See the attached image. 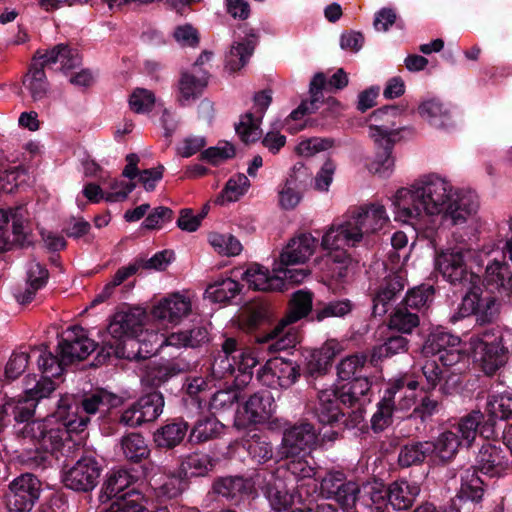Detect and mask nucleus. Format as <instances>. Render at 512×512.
<instances>
[{"mask_svg":"<svg viewBox=\"0 0 512 512\" xmlns=\"http://www.w3.org/2000/svg\"><path fill=\"white\" fill-rule=\"evenodd\" d=\"M393 204L395 219L403 223H413L423 214L443 213L453 224H460L477 208L469 195L453 192L452 185L437 175L423 177L411 187L399 189Z\"/></svg>","mask_w":512,"mask_h":512,"instance_id":"f257e3e1","label":"nucleus"},{"mask_svg":"<svg viewBox=\"0 0 512 512\" xmlns=\"http://www.w3.org/2000/svg\"><path fill=\"white\" fill-rule=\"evenodd\" d=\"M484 291L491 296L482 305V372L492 375L506 363L507 356L501 345V336L491 342L484 339L489 335L484 324L492 323L498 317L501 298L512 296V272L507 262L494 259L487 264L482 275V293Z\"/></svg>","mask_w":512,"mask_h":512,"instance_id":"f03ea898","label":"nucleus"},{"mask_svg":"<svg viewBox=\"0 0 512 512\" xmlns=\"http://www.w3.org/2000/svg\"><path fill=\"white\" fill-rule=\"evenodd\" d=\"M388 222L389 217L382 204L361 205L351 210L343 222L329 227L323 235V245L327 248L355 247L383 229Z\"/></svg>","mask_w":512,"mask_h":512,"instance_id":"7ed1b4c3","label":"nucleus"},{"mask_svg":"<svg viewBox=\"0 0 512 512\" xmlns=\"http://www.w3.org/2000/svg\"><path fill=\"white\" fill-rule=\"evenodd\" d=\"M121 397L105 389H96L82 396L79 402L73 397H61L56 409V418L66 421V425L74 431H83L90 422L91 416H104L112 408L121 404Z\"/></svg>","mask_w":512,"mask_h":512,"instance_id":"20e7f679","label":"nucleus"},{"mask_svg":"<svg viewBox=\"0 0 512 512\" xmlns=\"http://www.w3.org/2000/svg\"><path fill=\"white\" fill-rule=\"evenodd\" d=\"M313 294L310 291L298 290L293 293L287 314L269 332L256 337V341L265 344L267 351L275 353L294 347L295 334L290 332L281 335L284 328L306 317L312 309Z\"/></svg>","mask_w":512,"mask_h":512,"instance_id":"39448f33","label":"nucleus"},{"mask_svg":"<svg viewBox=\"0 0 512 512\" xmlns=\"http://www.w3.org/2000/svg\"><path fill=\"white\" fill-rule=\"evenodd\" d=\"M435 265L441 275L451 284L475 286L480 282V258L471 249H451L437 254Z\"/></svg>","mask_w":512,"mask_h":512,"instance_id":"423d86ee","label":"nucleus"},{"mask_svg":"<svg viewBox=\"0 0 512 512\" xmlns=\"http://www.w3.org/2000/svg\"><path fill=\"white\" fill-rule=\"evenodd\" d=\"M55 390V385L48 378L36 379V376H27L25 379V396L19 399H11L6 402V408L10 410L16 422H29L33 417L35 408L40 399L48 397Z\"/></svg>","mask_w":512,"mask_h":512,"instance_id":"0eeeda50","label":"nucleus"},{"mask_svg":"<svg viewBox=\"0 0 512 512\" xmlns=\"http://www.w3.org/2000/svg\"><path fill=\"white\" fill-rule=\"evenodd\" d=\"M41 482L31 474L24 473L12 480L5 493V504L10 512H30L39 499Z\"/></svg>","mask_w":512,"mask_h":512,"instance_id":"6e6552de","label":"nucleus"},{"mask_svg":"<svg viewBox=\"0 0 512 512\" xmlns=\"http://www.w3.org/2000/svg\"><path fill=\"white\" fill-rule=\"evenodd\" d=\"M301 369L297 362L283 357H273L258 371L257 378L262 385L272 389H288L300 378Z\"/></svg>","mask_w":512,"mask_h":512,"instance_id":"1a4fd4ad","label":"nucleus"},{"mask_svg":"<svg viewBox=\"0 0 512 512\" xmlns=\"http://www.w3.org/2000/svg\"><path fill=\"white\" fill-rule=\"evenodd\" d=\"M369 132L378 149L375 158L369 163V170L382 177H387L394 168V158L391 154L398 132L385 124L371 125Z\"/></svg>","mask_w":512,"mask_h":512,"instance_id":"9d476101","label":"nucleus"},{"mask_svg":"<svg viewBox=\"0 0 512 512\" xmlns=\"http://www.w3.org/2000/svg\"><path fill=\"white\" fill-rule=\"evenodd\" d=\"M100 475L98 461L92 456H82L65 471L63 482L74 491L89 492L97 486Z\"/></svg>","mask_w":512,"mask_h":512,"instance_id":"9b49d317","label":"nucleus"},{"mask_svg":"<svg viewBox=\"0 0 512 512\" xmlns=\"http://www.w3.org/2000/svg\"><path fill=\"white\" fill-rule=\"evenodd\" d=\"M57 349L62 363L70 365L86 359L96 349V344L85 335L82 327L72 326L64 331Z\"/></svg>","mask_w":512,"mask_h":512,"instance_id":"f8f14e48","label":"nucleus"},{"mask_svg":"<svg viewBox=\"0 0 512 512\" xmlns=\"http://www.w3.org/2000/svg\"><path fill=\"white\" fill-rule=\"evenodd\" d=\"M254 104L257 108L256 114L247 112L240 116L239 122L235 125L237 135L245 144L254 143L261 138L260 128L262 118L272 102L271 90H263L254 95Z\"/></svg>","mask_w":512,"mask_h":512,"instance_id":"ddd939ff","label":"nucleus"},{"mask_svg":"<svg viewBox=\"0 0 512 512\" xmlns=\"http://www.w3.org/2000/svg\"><path fill=\"white\" fill-rule=\"evenodd\" d=\"M164 398L160 392L153 391L138 399L127 408L120 417V423L137 427L156 420L163 411Z\"/></svg>","mask_w":512,"mask_h":512,"instance_id":"4468645a","label":"nucleus"},{"mask_svg":"<svg viewBox=\"0 0 512 512\" xmlns=\"http://www.w3.org/2000/svg\"><path fill=\"white\" fill-rule=\"evenodd\" d=\"M312 182V173L301 163L293 166L285 183L278 191V203L283 210L294 209L302 200L303 191Z\"/></svg>","mask_w":512,"mask_h":512,"instance_id":"2eb2a0df","label":"nucleus"},{"mask_svg":"<svg viewBox=\"0 0 512 512\" xmlns=\"http://www.w3.org/2000/svg\"><path fill=\"white\" fill-rule=\"evenodd\" d=\"M405 285L406 278L401 271L390 272L383 277L372 293V314L375 317L384 316Z\"/></svg>","mask_w":512,"mask_h":512,"instance_id":"dca6fc26","label":"nucleus"},{"mask_svg":"<svg viewBox=\"0 0 512 512\" xmlns=\"http://www.w3.org/2000/svg\"><path fill=\"white\" fill-rule=\"evenodd\" d=\"M459 344V337L437 328L428 335L423 344L422 353L427 357L439 354L443 365L451 366L459 361Z\"/></svg>","mask_w":512,"mask_h":512,"instance_id":"f3484780","label":"nucleus"},{"mask_svg":"<svg viewBox=\"0 0 512 512\" xmlns=\"http://www.w3.org/2000/svg\"><path fill=\"white\" fill-rule=\"evenodd\" d=\"M317 439V432L311 423L295 424L284 431L280 453L285 458L298 456L301 452L312 449Z\"/></svg>","mask_w":512,"mask_h":512,"instance_id":"a211bd4d","label":"nucleus"},{"mask_svg":"<svg viewBox=\"0 0 512 512\" xmlns=\"http://www.w3.org/2000/svg\"><path fill=\"white\" fill-rule=\"evenodd\" d=\"M498 436L495 428L490 427L485 432L482 441V474L490 477H500L508 467L507 450L498 439L490 441V437Z\"/></svg>","mask_w":512,"mask_h":512,"instance_id":"6ab92c4d","label":"nucleus"},{"mask_svg":"<svg viewBox=\"0 0 512 512\" xmlns=\"http://www.w3.org/2000/svg\"><path fill=\"white\" fill-rule=\"evenodd\" d=\"M144 318V311L138 308L118 311L110 320L108 333L118 342L134 337L142 330Z\"/></svg>","mask_w":512,"mask_h":512,"instance_id":"aec40b11","label":"nucleus"},{"mask_svg":"<svg viewBox=\"0 0 512 512\" xmlns=\"http://www.w3.org/2000/svg\"><path fill=\"white\" fill-rule=\"evenodd\" d=\"M340 394L337 389L328 388L318 392L317 402L313 407V415L322 425L332 426L344 418L339 405Z\"/></svg>","mask_w":512,"mask_h":512,"instance_id":"412c9836","label":"nucleus"},{"mask_svg":"<svg viewBox=\"0 0 512 512\" xmlns=\"http://www.w3.org/2000/svg\"><path fill=\"white\" fill-rule=\"evenodd\" d=\"M486 416L482 413V436L490 430L496 429L497 420H508L512 418V392H502L499 395L488 397L486 404Z\"/></svg>","mask_w":512,"mask_h":512,"instance_id":"4be33fe9","label":"nucleus"},{"mask_svg":"<svg viewBox=\"0 0 512 512\" xmlns=\"http://www.w3.org/2000/svg\"><path fill=\"white\" fill-rule=\"evenodd\" d=\"M34 57H39L45 67H51L59 63L60 69L63 71L74 69L81 64L78 51L64 43L57 44L44 52L38 50Z\"/></svg>","mask_w":512,"mask_h":512,"instance_id":"5701e85b","label":"nucleus"},{"mask_svg":"<svg viewBox=\"0 0 512 512\" xmlns=\"http://www.w3.org/2000/svg\"><path fill=\"white\" fill-rule=\"evenodd\" d=\"M316 244L317 241L311 234H301L292 239L280 255V265L304 263L314 253Z\"/></svg>","mask_w":512,"mask_h":512,"instance_id":"b1692460","label":"nucleus"},{"mask_svg":"<svg viewBox=\"0 0 512 512\" xmlns=\"http://www.w3.org/2000/svg\"><path fill=\"white\" fill-rule=\"evenodd\" d=\"M192 309L189 297L174 293L164 298L153 308L154 317L166 320L168 322H176L187 316Z\"/></svg>","mask_w":512,"mask_h":512,"instance_id":"393cba45","label":"nucleus"},{"mask_svg":"<svg viewBox=\"0 0 512 512\" xmlns=\"http://www.w3.org/2000/svg\"><path fill=\"white\" fill-rule=\"evenodd\" d=\"M48 270L39 262L31 261L27 270V281L24 287H17L14 296L20 304L31 302L36 292L42 288L48 279Z\"/></svg>","mask_w":512,"mask_h":512,"instance_id":"a878e982","label":"nucleus"},{"mask_svg":"<svg viewBox=\"0 0 512 512\" xmlns=\"http://www.w3.org/2000/svg\"><path fill=\"white\" fill-rule=\"evenodd\" d=\"M420 493L417 483H410L407 480L392 482L387 488V501L394 510H408Z\"/></svg>","mask_w":512,"mask_h":512,"instance_id":"bb28decb","label":"nucleus"},{"mask_svg":"<svg viewBox=\"0 0 512 512\" xmlns=\"http://www.w3.org/2000/svg\"><path fill=\"white\" fill-rule=\"evenodd\" d=\"M45 66L39 57H33L28 73L23 79V86L28 90L33 101H41L47 97L49 84L44 71Z\"/></svg>","mask_w":512,"mask_h":512,"instance_id":"cd10ccee","label":"nucleus"},{"mask_svg":"<svg viewBox=\"0 0 512 512\" xmlns=\"http://www.w3.org/2000/svg\"><path fill=\"white\" fill-rule=\"evenodd\" d=\"M236 339L226 338L217 352L211 365V373L216 379L233 375L236 371Z\"/></svg>","mask_w":512,"mask_h":512,"instance_id":"c85d7f7f","label":"nucleus"},{"mask_svg":"<svg viewBox=\"0 0 512 512\" xmlns=\"http://www.w3.org/2000/svg\"><path fill=\"white\" fill-rule=\"evenodd\" d=\"M209 342V332L204 326H194L188 330L173 332L161 344L177 348H198Z\"/></svg>","mask_w":512,"mask_h":512,"instance_id":"c756f323","label":"nucleus"},{"mask_svg":"<svg viewBox=\"0 0 512 512\" xmlns=\"http://www.w3.org/2000/svg\"><path fill=\"white\" fill-rule=\"evenodd\" d=\"M349 381V383L337 390L340 394V401L349 407L358 406L356 417L361 418L360 407L366 402V396L370 391L371 384L365 376L356 377Z\"/></svg>","mask_w":512,"mask_h":512,"instance_id":"7c9ffc66","label":"nucleus"},{"mask_svg":"<svg viewBox=\"0 0 512 512\" xmlns=\"http://www.w3.org/2000/svg\"><path fill=\"white\" fill-rule=\"evenodd\" d=\"M252 490V482L239 476L221 477L213 483L214 493L231 500H239L243 496L251 494Z\"/></svg>","mask_w":512,"mask_h":512,"instance_id":"2f4dec72","label":"nucleus"},{"mask_svg":"<svg viewBox=\"0 0 512 512\" xmlns=\"http://www.w3.org/2000/svg\"><path fill=\"white\" fill-rule=\"evenodd\" d=\"M274 400L268 392H257L249 397L244 409L247 418L252 423H263L274 413Z\"/></svg>","mask_w":512,"mask_h":512,"instance_id":"473e14b6","label":"nucleus"},{"mask_svg":"<svg viewBox=\"0 0 512 512\" xmlns=\"http://www.w3.org/2000/svg\"><path fill=\"white\" fill-rule=\"evenodd\" d=\"M209 74L200 71L198 74L184 72L178 82L179 102L182 106L196 99L208 84Z\"/></svg>","mask_w":512,"mask_h":512,"instance_id":"72a5a7b5","label":"nucleus"},{"mask_svg":"<svg viewBox=\"0 0 512 512\" xmlns=\"http://www.w3.org/2000/svg\"><path fill=\"white\" fill-rule=\"evenodd\" d=\"M245 280L250 288L259 291H284L285 284L280 277L276 275L270 276L268 270L253 265L243 273Z\"/></svg>","mask_w":512,"mask_h":512,"instance_id":"f704fd0d","label":"nucleus"},{"mask_svg":"<svg viewBox=\"0 0 512 512\" xmlns=\"http://www.w3.org/2000/svg\"><path fill=\"white\" fill-rule=\"evenodd\" d=\"M326 84L324 73H316L309 85L310 100L302 101L301 104L290 113L292 120H298L306 114L314 113L318 108V103L324 102L323 88Z\"/></svg>","mask_w":512,"mask_h":512,"instance_id":"c9c22d12","label":"nucleus"},{"mask_svg":"<svg viewBox=\"0 0 512 512\" xmlns=\"http://www.w3.org/2000/svg\"><path fill=\"white\" fill-rule=\"evenodd\" d=\"M70 432L75 431L66 425V421L57 419L55 411L51 417H48L46 431L38 446L46 452H53L62 445L63 440Z\"/></svg>","mask_w":512,"mask_h":512,"instance_id":"e433bc0d","label":"nucleus"},{"mask_svg":"<svg viewBox=\"0 0 512 512\" xmlns=\"http://www.w3.org/2000/svg\"><path fill=\"white\" fill-rule=\"evenodd\" d=\"M422 118L427 120L430 125L447 129L452 126V118L449 109L439 100L430 99L424 101L418 108Z\"/></svg>","mask_w":512,"mask_h":512,"instance_id":"4c0bfd02","label":"nucleus"},{"mask_svg":"<svg viewBox=\"0 0 512 512\" xmlns=\"http://www.w3.org/2000/svg\"><path fill=\"white\" fill-rule=\"evenodd\" d=\"M188 431V423L183 420L167 423L154 433V442L161 448H174L179 445Z\"/></svg>","mask_w":512,"mask_h":512,"instance_id":"58836bf2","label":"nucleus"},{"mask_svg":"<svg viewBox=\"0 0 512 512\" xmlns=\"http://www.w3.org/2000/svg\"><path fill=\"white\" fill-rule=\"evenodd\" d=\"M432 441H418L404 445L398 455L401 467L408 468L422 464L427 457L432 456Z\"/></svg>","mask_w":512,"mask_h":512,"instance_id":"ea45409f","label":"nucleus"},{"mask_svg":"<svg viewBox=\"0 0 512 512\" xmlns=\"http://www.w3.org/2000/svg\"><path fill=\"white\" fill-rule=\"evenodd\" d=\"M343 345L335 340H327L319 349L313 352L309 362L310 370L323 373L330 366L333 359L342 353Z\"/></svg>","mask_w":512,"mask_h":512,"instance_id":"a19ab883","label":"nucleus"},{"mask_svg":"<svg viewBox=\"0 0 512 512\" xmlns=\"http://www.w3.org/2000/svg\"><path fill=\"white\" fill-rule=\"evenodd\" d=\"M409 349V340L401 335L388 337L382 344L374 346L371 350L370 362L376 364L385 358L405 354Z\"/></svg>","mask_w":512,"mask_h":512,"instance_id":"79ce46f5","label":"nucleus"},{"mask_svg":"<svg viewBox=\"0 0 512 512\" xmlns=\"http://www.w3.org/2000/svg\"><path fill=\"white\" fill-rule=\"evenodd\" d=\"M256 41L244 39L233 44L226 55L225 68L230 72H236L243 68L254 53Z\"/></svg>","mask_w":512,"mask_h":512,"instance_id":"37998d69","label":"nucleus"},{"mask_svg":"<svg viewBox=\"0 0 512 512\" xmlns=\"http://www.w3.org/2000/svg\"><path fill=\"white\" fill-rule=\"evenodd\" d=\"M224 425L215 417L207 416L199 419L189 435V441L191 443H203L218 437Z\"/></svg>","mask_w":512,"mask_h":512,"instance_id":"c03bdc74","label":"nucleus"},{"mask_svg":"<svg viewBox=\"0 0 512 512\" xmlns=\"http://www.w3.org/2000/svg\"><path fill=\"white\" fill-rule=\"evenodd\" d=\"M397 390H386L383 398L377 405V411L371 418L372 429L381 432L392 422L395 411V393Z\"/></svg>","mask_w":512,"mask_h":512,"instance_id":"a18cd8bd","label":"nucleus"},{"mask_svg":"<svg viewBox=\"0 0 512 512\" xmlns=\"http://www.w3.org/2000/svg\"><path fill=\"white\" fill-rule=\"evenodd\" d=\"M121 449L125 458L134 463L147 458L150 453L144 437L139 433H130L122 437Z\"/></svg>","mask_w":512,"mask_h":512,"instance_id":"49530a36","label":"nucleus"},{"mask_svg":"<svg viewBox=\"0 0 512 512\" xmlns=\"http://www.w3.org/2000/svg\"><path fill=\"white\" fill-rule=\"evenodd\" d=\"M432 456L442 462L450 461L455 457L460 446L458 436L452 431H444L435 442L432 441Z\"/></svg>","mask_w":512,"mask_h":512,"instance_id":"de8ad7c7","label":"nucleus"},{"mask_svg":"<svg viewBox=\"0 0 512 512\" xmlns=\"http://www.w3.org/2000/svg\"><path fill=\"white\" fill-rule=\"evenodd\" d=\"M479 491L480 477L478 476V469L472 467L465 472L457 497L464 505L469 503L477 505L480 500Z\"/></svg>","mask_w":512,"mask_h":512,"instance_id":"09e8293b","label":"nucleus"},{"mask_svg":"<svg viewBox=\"0 0 512 512\" xmlns=\"http://www.w3.org/2000/svg\"><path fill=\"white\" fill-rule=\"evenodd\" d=\"M138 270L139 265L136 261L129 264L128 266L120 267L112 277V280L108 282L103 287L101 292L95 296L91 302V305L95 306L96 304L102 303L109 299L113 295L115 288L125 282L129 277L136 274Z\"/></svg>","mask_w":512,"mask_h":512,"instance_id":"8fccbe9b","label":"nucleus"},{"mask_svg":"<svg viewBox=\"0 0 512 512\" xmlns=\"http://www.w3.org/2000/svg\"><path fill=\"white\" fill-rule=\"evenodd\" d=\"M239 292V283L231 278H226L210 284L205 294L213 302L225 303L235 298Z\"/></svg>","mask_w":512,"mask_h":512,"instance_id":"3c124183","label":"nucleus"},{"mask_svg":"<svg viewBox=\"0 0 512 512\" xmlns=\"http://www.w3.org/2000/svg\"><path fill=\"white\" fill-rule=\"evenodd\" d=\"M410 307L400 303L390 316L389 327L402 333H411L419 325V316Z\"/></svg>","mask_w":512,"mask_h":512,"instance_id":"603ef678","label":"nucleus"},{"mask_svg":"<svg viewBox=\"0 0 512 512\" xmlns=\"http://www.w3.org/2000/svg\"><path fill=\"white\" fill-rule=\"evenodd\" d=\"M144 496L137 490L131 489L112 501L106 512H143Z\"/></svg>","mask_w":512,"mask_h":512,"instance_id":"864d4df0","label":"nucleus"},{"mask_svg":"<svg viewBox=\"0 0 512 512\" xmlns=\"http://www.w3.org/2000/svg\"><path fill=\"white\" fill-rule=\"evenodd\" d=\"M366 361L367 356L363 353L346 356L336 367L339 379L349 381L356 377H361Z\"/></svg>","mask_w":512,"mask_h":512,"instance_id":"5fc2aeb1","label":"nucleus"},{"mask_svg":"<svg viewBox=\"0 0 512 512\" xmlns=\"http://www.w3.org/2000/svg\"><path fill=\"white\" fill-rule=\"evenodd\" d=\"M133 480V476L126 470L113 471L105 483V493L109 498L116 499L117 496H122L132 489L130 485Z\"/></svg>","mask_w":512,"mask_h":512,"instance_id":"6e6d98bb","label":"nucleus"},{"mask_svg":"<svg viewBox=\"0 0 512 512\" xmlns=\"http://www.w3.org/2000/svg\"><path fill=\"white\" fill-rule=\"evenodd\" d=\"M209 243L219 254L235 256L242 251L240 241L231 234L210 233Z\"/></svg>","mask_w":512,"mask_h":512,"instance_id":"4d7b16f0","label":"nucleus"},{"mask_svg":"<svg viewBox=\"0 0 512 512\" xmlns=\"http://www.w3.org/2000/svg\"><path fill=\"white\" fill-rule=\"evenodd\" d=\"M244 446L249 456L257 463H265L273 456L271 443L258 435H253L247 439Z\"/></svg>","mask_w":512,"mask_h":512,"instance_id":"13d9d810","label":"nucleus"},{"mask_svg":"<svg viewBox=\"0 0 512 512\" xmlns=\"http://www.w3.org/2000/svg\"><path fill=\"white\" fill-rule=\"evenodd\" d=\"M240 398V392L235 388H228L215 392L210 400V409L214 413H224L231 411L237 406Z\"/></svg>","mask_w":512,"mask_h":512,"instance_id":"bf43d9fd","label":"nucleus"},{"mask_svg":"<svg viewBox=\"0 0 512 512\" xmlns=\"http://www.w3.org/2000/svg\"><path fill=\"white\" fill-rule=\"evenodd\" d=\"M209 460L206 455L193 453L181 463L180 472L184 478L204 476L209 470Z\"/></svg>","mask_w":512,"mask_h":512,"instance_id":"052dcab7","label":"nucleus"},{"mask_svg":"<svg viewBox=\"0 0 512 512\" xmlns=\"http://www.w3.org/2000/svg\"><path fill=\"white\" fill-rule=\"evenodd\" d=\"M8 212V221L12 220L13 241L19 246L24 247L31 244L30 234L27 231L24 222L23 208L16 207L6 210Z\"/></svg>","mask_w":512,"mask_h":512,"instance_id":"680f3d73","label":"nucleus"},{"mask_svg":"<svg viewBox=\"0 0 512 512\" xmlns=\"http://www.w3.org/2000/svg\"><path fill=\"white\" fill-rule=\"evenodd\" d=\"M38 366L40 370L46 374L44 378H48L51 380V377H58L60 376L63 371L64 367L68 366L67 363H62L61 361V355L58 352V355L52 354L50 351H47L46 348L41 351V354L38 358ZM40 379H43L41 377Z\"/></svg>","mask_w":512,"mask_h":512,"instance_id":"e2e57ef3","label":"nucleus"},{"mask_svg":"<svg viewBox=\"0 0 512 512\" xmlns=\"http://www.w3.org/2000/svg\"><path fill=\"white\" fill-rule=\"evenodd\" d=\"M250 187V181L243 173L231 177L222 191L221 197L228 202L237 201Z\"/></svg>","mask_w":512,"mask_h":512,"instance_id":"0e129e2a","label":"nucleus"},{"mask_svg":"<svg viewBox=\"0 0 512 512\" xmlns=\"http://www.w3.org/2000/svg\"><path fill=\"white\" fill-rule=\"evenodd\" d=\"M265 495L273 510L280 512L285 510L292 503L291 495L282 487L271 481L267 482L264 488Z\"/></svg>","mask_w":512,"mask_h":512,"instance_id":"69168bd1","label":"nucleus"},{"mask_svg":"<svg viewBox=\"0 0 512 512\" xmlns=\"http://www.w3.org/2000/svg\"><path fill=\"white\" fill-rule=\"evenodd\" d=\"M434 289L432 286L421 285L409 290L401 303L413 310L425 307L433 298Z\"/></svg>","mask_w":512,"mask_h":512,"instance_id":"338daca9","label":"nucleus"},{"mask_svg":"<svg viewBox=\"0 0 512 512\" xmlns=\"http://www.w3.org/2000/svg\"><path fill=\"white\" fill-rule=\"evenodd\" d=\"M234 156L235 148L231 143L219 142L217 146L202 151L200 159L216 166Z\"/></svg>","mask_w":512,"mask_h":512,"instance_id":"774afa93","label":"nucleus"}]
</instances>
